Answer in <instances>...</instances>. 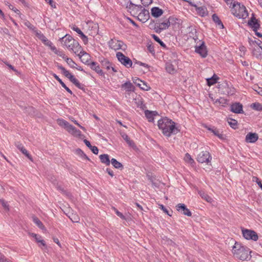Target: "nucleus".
<instances>
[{
  "label": "nucleus",
  "mask_w": 262,
  "mask_h": 262,
  "mask_svg": "<svg viewBox=\"0 0 262 262\" xmlns=\"http://www.w3.org/2000/svg\"><path fill=\"white\" fill-rule=\"evenodd\" d=\"M184 160L190 164L194 163V160L191 158V156L188 153H186L185 154L184 157Z\"/></svg>",
  "instance_id": "nucleus-46"
},
{
  "label": "nucleus",
  "mask_w": 262,
  "mask_h": 262,
  "mask_svg": "<svg viewBox=\"0 0 262 262\" xmlns=\"http://www.w3.org/2000/svg\"><path fill=\"white\" fill-rule=\"evenodd\" d=\"M253 179H255V182L257 183V184L258 185L260 188L262 189V183L261 181L257 177H254Z\"/></svg>",
  "instance_id": "nucleus-61"
},
{
  "label": "nucleus",
  "mask_w": 262,
  "mask_h": 262,
  "mask_svg": "<svg viewBox=\"0 0 262 262\" xmlns=\"http://www.w3.org/2000/svg\"><path fill=\"white\" fill-rule=\"evenodd\" d=\"M52 51H53L56 54L62 57L64 59H65L67 58V56H66L63 52L58 50L56 47L52 48Z\"/></svg>",
  "instance_id": "nucleus-37"
},
{
  "label": "nucleus",
  "mask_w": 262,
  "mask_h": 262,
  "mask_svg": "<svg viewBox=\"0 0 262 262\" xmlns=\"http://www.w3.org/2000/svg\"><path fill=\"white\" fill-rule=\"evenodd\" d=\"M75 154L80 157L82 160H90L88 157L80 148H78L75 150Z\"/></svg>",
  "instance_id": "nucleus-27"
},
{
  "label": "nucleus",
  "mask_w": 262,
  "mask_h": 262,
  "mask_svg": "<svg viewBox=\"0 0 262 262\" xmlns=\"http://www.w3.org/2000/svg\"><path fill=\"white\" fill-rule=\"evenodd\" d=\"M231 12L233 15L239 18L245 19L248 16V13L246 7L238 3H234L232 4Z\"/></svg>",
  "instance_id": "nucleus-4"
},
{
  "label": "nucleus",
  "mask_w": 262,
  "mask_h": 262,
  "mask_svg": "<svg viewBox=\"0 0 262 262\" xmlns=\"http://www.w3.org/2000/svg\"><path fill=\"white\" fill-rule=\"evenodd\" d=\"M77 54L82 62L88 64H89L88 62L90 58V55L88 53L81 49Z\"/></svg>",
  "instance_id": "nucleus-17"
},
{
  "label": "nucleus",
  "mask_w": 262,
  "mask_h": 262,
  "mask_svg": "<svg viewBox=\"0 0 262 262\" xmlns=\"http://www.w3.org/2000/svg\"><path fill=\"white\" fill-rule=\"evenodd\" d=\"M258 20L254 17V14H252V16L251 17L250 19L248 21V24L251 25L252 23H255Z\"/></svg>",
  "instance_id": "nucleus-57"
},
{
  "label": "nucleus",
  "mask_w": 262,
  "mask_h": 262,
  "mask_svg": "<svg viewBox=\"0 0 262 262\" xmlns=\"http://www.w3.org/2000/svg\"><path fill=\"white\" fill-rule=\"evenodd\" d=\"M158 126L163 134L167 137H170L171 134H176L179 132L175 126V123L167 118L160 119L158 122Z\"/></svg>",
  "instance_id": "nucleus-1"
},
{
  "label": "nucleus",
  "mask_w": 262,
  "mask_h": 262,
  "mask_svg": "<svg viewBox=\"0 0 262 262\" xmlns=\"http://www.w3.org/2000/svg\"><path fill=\"white\" fill-rule=\"evenodd\" d=\"M199 194L202 198L206 201L207 202H212V199L204 192L200 191L199 192Z\"/></svg>",
  "instance_id": "nucleus-35"
},
{
  "label": "nucleus",
  "mask_w": 262,
  "mask_h": 262,
  "mask_svg": "<svg viewBox=\"0 0 262 262\" xmlns=\"http://www.w3.org/2000/svg\"><path fill=\"white\" fill-rule=\"evenodd\" d=\"M217 79L218 78L215 75H213L211 78L207 79L208 85H211L215 84L216 83Z\"/></svg>",
  "instance_id": "nucleus-38"
},
{
  "label": "nucleus",
  "mask_w": 262,
  "mask_h": 262,
  "mask_svg": "<svg viewBox=\"0 0 262 262\" xmlns=\"http://www.w3.org/2000/svg\"><path fill=\"white\" fill-rule=\"evenodd\" d=\"M137 17L139 20L145 22L149 17V11L144 8L142 9L140 12L139 13Z\"/></svg>",
  "instance_id": "nucleus-12"
},
{
  "label": "nucleus",
  "mask_w": 262,
  "mask_h": 262,
  "mask_svg": "<svg viewBox=\"0 0 262 262\" xmlns=\"http://www.w3.org/2000/svg\"><path fill=\"white\" fill-rule=\"evenodd\" d=\"M120 135L122 138L126 142L129 146H134V143L133 141L130 140L129 137L125 133L121 132Z\"/></svg>",
  "instance_id": "nucleus-25"
},
{
  "label": "nucleus",
  "mask_w": 262,
  "mask_h": 262,
  "mask_svg": "<svg viewBox=\"0 0 262 262\" xmlns=\"http://www.w3.org/2000/svg\"><path fill=\"white\" fill-rule=\"evenodd\" d=\"M212 18L213 20L219 26H221L222 28H224V25L222 23L221 20L220 19L219 17L216 14H213L212 16Z\"/></svg>",
  "instance_id": "nucleus-36"
},
{
  "label": "nucleus",
  "mask_w": 262,
  "mask_h": 262,
  "mask_svg": "<svg viewBox=\"0 0 262 262\" xmlns=\"http://www.w3.org/2000/svg\"><path fill=\"white\" fill-rule=\"evenodd\" d=\"M72 29L76 31L78 34L80 35L83 33V32L81 31V30L78 27L75 26L72 28Z\"/></svg>",
  "instance_id": "nucleus-60"
},
{
  "label": "nucleus",
  "mask_w": 262,
  "mask_h": 262,
  "mask_svg": "<svg viewBox=\"0 0 262 262\" xmlns=\"http://www.w3.org/2000/svg\"><path fill=\"white\" fill-rule=\"evenodd\" d=\"M0 202L2 204V205L3 206V207H4V208L6 210L8 211L9 210V206L7 204V202H5V200H1Z\"/></svg>",
  "instance_id": "nucleus-49"
},
{
  "label": "nucleus",
  "mask_w": 262,
  "mask_h": 262,
  "mask_svg": "<svg viewBox=\"0 0 262 262\" xmlns=\"http://www.w3.org/2000/svg\"><path fill=\"white\" fill-rule=\"evenodd\" d=\"M69 80L75 85L77 82L79 81L73 75L71 76V77L69 78Z\"/></svg>",
  "instance_id": "nucleus-59"
},
{
  "label": "nucleus",
  "mask_w": 262,
  "mask_h": 262,
  "mask_svg": "<svg viewBox=\"0 0 262 262\" xmlns=\"http://www.w3.org/2000/svg\"><path fill=\"white\" fill-rule=\"evenodd\" d=\"M113 209L115 211V212H116V214L118 216H119L121 219H122L123 220L125 219L124 215L121 212H119L116 208H115V207H113Z\"/></svg>",
  "instance_id": "nucleus-51"
},
{
  "label": "nucleus",
  "mask_w": 262,
  "mask_h": 262,
  "mask_svg": "<svg viewBox=\"0 0 262 262\" xmlns=\"http://www.w3.org/2000/svg\"><path fill=\"white\" fill-rule=\"evenodd\" d=\"M195 51L203 58H205L207 55V48L204 42H202L200 46H195Z\"/></svg>",
  "instance_id": "nucleus-9"
},
{
  "label": "nucleus",
  "mask_w": 262,
  "mask_h": 262,
  "mask_svg": "<svg viewBox=\"0 0 262 262\" xmlns=\"http://www.w3.org/2000/svg\"><path fill=\"white\" fill-rule=\"evenodd\" d=\"M208 130L211 131L212 133H213V134L215 136H216L217 137H218L220 139H224V135L221 134L220 131L217 129L216 128H208Z\"/></svg>",
  "instance_id": "nucleus-33"
},
{
  "label": "nucleus",
  "mask_w": 262,
  "mask_h": 262,
  "mask_svg": "<svg viewBox=\"0 0 262 262\" xmlns=\"http://www.w3.org/2000/svg\"><path fill=\"white\" fill-rule=\"evenodd\" d=\"M248 25L252 28V29L254 32H256V31H257V30L260 27V25L258 23V21L255 23H252L251 25Z\"/></svg>",
  "instance_id": "nucleus-48"
},
{
  "label": "nucleus",
  "mask_w": 262,
  "mask_h": 262,
  "mask_svg": "<svg viewBox=\"0 0 262 262\" xmlns=\"http://www.w3.org/2000/svg\"><path fill=\"white\" fill-rule=\"evenodd\" d=\"M71 220L73 222L78 223L79 221V217L78 215H73L72 216Z\"/></svg>",
  "instance_id": "nucleus-56"
},
{
  "label": "nucleus",
  "mask_w": 262,
  "mask_h": 262,
  "mask_svg": "<svg viewBox=\"0 0 262 262\" xmlns=\"http://www.w3.org/2000/svg\"><path fill=\"white\" fill-rule=\"evenodd\" d=\"M230 110L233 113L236 114H242L244 113L243 110V105L239 102L233 103L230 106Z\"/></svg>",
  "instance_id": "nucleus-13"
},
{
  "label": "nucleus",
  "mask_w": 262,
  "mask_h": 262,
  "mask_svg": "<svg viewBox=\"0 0 262 262\" xmlns=\"http://www.w3.org/2000/svg\"><path fill=\"white\" fill-rule=\"evenodd\" d=\"M258 136L257 134L254 133H249L246 136L245 141L247 143H255L257 141Z\"/></svg>",
  "instance_id": "nucleus-14"
},
{
  "label": "nucleus",
  "mask_w": 262,
  "mask_h": 262,
  "mask_svg": "<svg viewBox=\"0 0 262 262\" xmlns=\"http://www.w3.org/2000/svg\"><path fill=\"white\" fill-rule=\"evenodd\" d=\"M242 234L243 236L248 240L251 239L254 241H256L258 239L257 234L253 230L243 229L242 230Z\"/></svg>",
  "instance_id": "nucleus-8"
},
{
  "label": "nucleus",
  "mask_w": 262,
  "mask_h": 262,
  "mask_svg": "<svg viewBox=\"0 0 262 262\" xmlns=\"http://www.w3.org/2000/svg\"><path fill=\"white\" fill-rule=\"evenodd\" d=\"M154 29L155 30V32L158 33H160L162 31L161 28H160L157 23L155 24Z\"/></svg>",
  "instance_id": "nucleus-54"
},
{
  "label": "nucleus",
  "mask_w": 262,
  "mask_h": 262,
  "mask_svg": "<svg viewBox=\"0 0 262 262\" xmlns=\"http://www.w3.org/2000/svg\"><path fill=\"white\" fill-rule=\"evenodd\" d=\"M24 25L27 27L28 28H29L30 30H32L35 33L36 31H38L36 28L35 26H34L33 25H32L28 20H26L24 22Z\"/></svg>",
  "instance_id": "nucleus-44"
},
{
  "label": "nucleus",
  "mask_w": 262,
  "mask_h": 262,
  "mask_svg": "<svg viewBox=\"0 0 262 262\" xmlns=\"http://www.w3.org/2000/svg\"><path fill=\"white\" fill-rule=\"evenodd\" d=\"M58 124L62 127H63L65 129H66L67 126L69 124V122L62 119H59L57 120Z\"/></svg>",
  "instance_id": "nucleus-41"
},
{
  "label": "nucleus",
  "mask_w": 262,
  "mask_h": 262,
  "mask_svg": "<svg viewBox=\"0 0 262 262\" xmlns=\"http://www.w3.org/2000/svg\"><path fill=\"white\" fill-rule=\"evenodd\" d=\"M161 209H162L164 212H165L166 213H167L168 215H170L169 213H168V211L167 210V209L163 205H160V207H159Z\"/></svg>",
  "instance_id": "nucleus-63"
},
{
  "label": "nucleus",
  "mask_w": 262,
  "mask_h": 262,
  "mask_svg": "<svg viewBox=\"0 0 262 262\" xmlns=\"http://www.w3.org/2000/svg\"><path fill=\"white\" fill-rule=\"evenodd\" d=\"M91 69L95 71L97 73L101 76H103L104 73L103 71L100 69L98 63L96 62H92L89 64Z\"/></svg>",
  "instance_id": "nucleus-18"
},
{
  "label": "nucleus",
  "mask_w": 262,
  "mask_h": 262,
  "mask_svg": "<svg viewBox=\"0 0 262 262\" xmlns=\"http://www.w3.org/2000/svg\"><path fill=\"white\" fill-rule=\"evenodd\" d=\"M127 8L130 10V12L133 13V15H138L139 13L142 10V6L141 5H135L130 2Z\"/></svg>",
  "instance_id": "nucleus-10"
},
{
  "label": "nucleus",
  "mask_w": 262,
  "mask_h": 262,
  "mask_svg": "<svg viewBox=\"0 0 262 262\" xmlns=\"http://www.w3.org/2000/svg\"><path fill=\"white\" fill-rule=\"evenodd\" d=\"M196 160L199 163L208 164L211 162V157L208 151H202L198 155Z\"/></svg>",
  "instance_id": "nucleus-6"
},
{
  "label": "nucleus",
  "mask_w": 262,
  "mask_h": 262,
  "mask_svg": "<svg viewBox=\"0 0 262 262\" xmlns=\"http://www.w3.org/2000/svg\"><path fill=\"white\" fill-rule=\"evenodd\" d=\"M48 3L50 4V5L54 8H56V3L53 1V0H48L47 2Z\"/></svg>",
  "instance_id": "nucleus-62"
},
{
  "label": "nucleus",
  "mask_w": 262,
  "mask_h": 262,
  "mask_svg": "<svg viewBox=\"0 0 262 262\" xmlns=\"http://www.w3.org/2000/svg\"><path fill=\"white\" fill-rule=\"evenodd\" d=\"M232 253L235 257L242 260H249L251 259L250 249L241 244L235 242L232 247Z\"/></svg>",
  "instance_id": "nucleus-2"
},
{
  "label": "nucleus",
  "mask_w": 262,
  "mask_h": 262,
  "mask_svg": "<svg viewBox=\"0 0 262 262\" xmlns=\"http://www.w3.org/2000/svg\"><path fill=\"white\" fill-rule=\"evenodd\" d=\"M151 36L155 39V40L158 42L162 47L164 48L166 47L165 44L159 38L158 36L155 34H152Z\"/></svg>",
  "instance_id": "nucleus-47"
},
{
  "label": "nucleus",
  "mask_w": 262,
  "mask_h": 262,
  "mask_svg": "<svg viewBox=\"0 0 262 262\" xmlns=\"http://www.w3.org/2000/svg\"><path fill=\"white\" fill-rule=\"evenodd\" d=\"M108 43L110 48L116 51L120 49L125 50L126 48V45L120 40L111 39Z\"/></svg>",
  "instance_id": "nucleus-5"
},
{
  "label": "nucleus",
  "mask_w": 262,
  "mask_h": 262,
  "mask_svg": "<svg viewBox=\"0 0 262 262\" xmlns=\"http://www.w3.org/2000/svg\"><path fill=\"white\" fill-rule=\"evenodd\" d=\"M176 207L177 211L180 212L184 215H187L188 216H191L192 214L191 211L186 207L185 204L180 203L177 205Z\"/></svg>",
  "instance_id": "nucleus-11"
},
{
  "label": "nucleus",
  "mask_w": 262,
  "mask_h": 262,
  "mask_svg": "<svg viewBox=\"0 0 262 262\" xmlns=\"http://www.w3.org/2000/svg\"><path fill=\"white\" fill-rule=\"evenodd\" d=\"M52 76L54 77V78L57 80L60 84L62 86H63L65 84L61 80V79L55 74L53 73Z\"/></svg>",
  "instance_id": "nucleus-50"
},
{
  "label": "nucleus",
  "mask_w": 262,
  "mask_h": 262,
  "mask_svg": "<svg viewBox=\"0 0 262 262\" xmlns=\"http://www.w3.org/2000/svg\"><path fill=\"white\" fill-rule=\"evenodd\" d=\"M66 129L74 136L80 137L81 136V132L70 123H69Z\"/></svg>",
  "instance_id": "nucleus-15"
},
{
  "label": "nucleus",
  "mask_w": 262,
  "mask_h": 262,
  "mask_svg": "<svg viewBox=\"0 0 262 262\" xmlns=\"http://www.w3.org/2000/svg\"><path fill=\"white\" fill-rule=\"evenodd\" d=\"M165 68L166 71L170 74H174L176 72V70L175 69L174 66L169 62H167L166 63Z\"/></svg>",
  "instance_id": "nucleus-30"
},
{
  "label": "nucleus",
  "mask_w": 262,
  "mask_h": 262,
  "mask_svg": "<svg viewBox=\"0 0 262 262\" xmlns=\"http://www.w3.org/2000/svg\"><path fill=\"white\" fill-rule=\"evenodd\" d=\"M174 19V17L170 16L169 17L168 19L166 20L165 21L157 24H158L160 28H161L162 31H163L164 30L167 29L169 27L170 25V20H172Z\"/></svg>",
  "instance_id": "nucleus-19"
},
{
  "label": "nucleus",
  "mask_w": 262,
  "mask_h": 262,
  "mask_svg": "<svg viewBox=\"0 0 262 262\" xmlns=\"http://www.w3.org/2000/svg\"><path fill=\"white\" fill-rule=\"evenodd\" d=\"M83 141L86 146L88 147L94 154L97 155L98 154L99 149L97 146H92L90 142L86 139H84Z\"/></svg>",
  "instance_id": "nucleus-24"
},
{
  "label": "nucleus",
  "mask_w": 262,
  "mask_h": 262,
  "mask_svg": "<svg viewBox=\"0 0 262 262\" xmlns=\"http://www.w3.org/2000/svg\"><path fill=\"white\" fill-rule=\"evenodd\" d=\"M33 221L40 229H43L45 228V226L43 225L41 222L37 217L33 216Z\"/></svg>",
  "instance_id": "nucleus-39"
},
{
  "label": "nucleus",
  "mask_w": 262,
  "mask_h": 262,
  "mask_svg": "<svg viewBox=\"0 0 262 262\" xmlns=\"http://www.w3.org/2000/svg\"><path fill=\"white\" fill-rule=\"evenodd\" d=\"M196 10L198 14L202 16H204L207 14V9L204 7H198Z\"/></svg>",
  "instance_id": "nucleus-32"
},
{
  "label": "nucleus",
  "mask_w": 262,
  "mask_h": 262,
  "mask_svg": "<svg viewBox=\"0 0 262 262\" xmlns=\"http://www.w3.org/2000/svg\"><path fill=\"white\" fill-rule=\"evenodd\" d=\"M46 46H48L50 48L51 50L52 51V48L55 47L53 45L52 42L48 40L46 43H44Z\"/></svg>",
  "instance_id": "nucleus-58"
},
{
  "label": "nucleus",
  "mask_w": 262,
  "mask_h": 262,
  "mask_svg": "<svg viewBox=\"0 0 262 262\" xmlns=\"http://www.w3.org/2000/svg\"><path fill=\"white\" fill-rule=\"evenodd\" d=\"M99 158L101 162L106 166L110 164L111 160H110L109 156L107 154H102L99 156Z\"/></svg>",
  "instance_id": "nucleus-23"
},
{
  "label": "nucleus",
  "mask_w": 262,
  "mask_h": 262,
  "mask_svg": "<svg viewBox=\"0 0 262 262\" xmlns=\"http://www.w3.org/2000/svg\"><path fill=\"white\" fill-rule=\"evenodd\" d=\"M80 37L82 39L84 44H87L88 42V38L83 33L80 35Z\"/></svg>",
  "instance_id": "nucleus-55"
},
{
  "label": "nucleus",
  "mask_w": 262,
  "mask_h": 262,
  "mask_svg": "<svg viewBox=\"0 0 262 262\" xmlns=\"http://www.w3.org/2000/svg\"><path fill=\"white\" fill-rule=\"evenodd\" d=\"M118 60L124 66L127 68L131 67L133 62L128 57L125 56L121 52H118L116 54Z\"/></svg>",
  "instance_id": "nucleus-7"
},
{
  "label": "nucleus",
  "mask_w": 262,
  "mask_h": 262,
  "mask_svg": "<svg viewBox=\"0 0 262 262\" xmlns=\"http://www.w3.org/2000/svg\"><path fill=\"white\" fill-rule=\"evenodd\" d=\"M15 146L17 147V148L20 150V151H21V152L24 154L27 158L30 160L31 161L32 160V158L31 156V155L29 154L28 151L25 148L24 146L21 143H20L19 142H15Z\"/></svg>",
  "instance_id": "nucleus-16"
},
{
  "label": "nucleus",
  "mask_w": 262,
  "mask_h": 262,
  "mask_svg": "<svg viewBox=\"0 0 262 262\" xmlns=\"http://www.w3.org/2000/svg\"><path fill=\"white\" fill-rule=\"evenodd\" d=\"M0 262H11L8 261L5 257L0 254Z\"/></svg>",
  "instance_id": "nucleus-64"
},
{
  "label": "nucleus",
  "mask_w": 262,
  "mask_h": 262,
  "mask_svg": "<svg viewBox=\"0 0 262 262\" xmlns=\"http://www.w3.org/2000/svg\"><path fill=\"white\" fill-rule=\"evenodd\" d=\"M8 7H9V8L12 10H13L14 12H15L16 13L18 14H20V11L17 9H16V8H15L13 6H12V5L11 4H9L8 5Z\"/></svg>",
  "instance_id": "nucleus-53"
},
{
  "label": "nucleus",
  "mask_w": 262,
  "mask_h": 262,
  "mask_svg": "<svg viewBox=\"0 0 262 262\" xmlns=\"http://www.w3.org/2000/svg\"><path fill=\"white\" fill-rule=\"evenodd\" d=\"M102 67L107 70L112 69L113 72H116L117 70L112 66V64L106 59H104L101 61Z\"/></svg>",
  "instance_id": "nucleus-22"
},
{
  "label": "nucleus",
  "mask_w": 262,
  "mask_h": 262,
  "mask_svg": "<svg viewBox=\"0 0 262 262\" xmlns=\"http://www.w3.org/2000/svg\"><path fill=\"white\" fill-rule=\"evenodd\" d=\"M163 13V11L159 7H155L151 9V14L154 17L157 18L161 16Z\"/></svg>",
  "instance_id": "nucleus-20"
},
{
  "label": "nucleus",
  "mask_w": 262,
  "mask_h": 262,
  "mask_svg": "<svg viewBox=\"0 0 262 262\" xmlns=\"http://www.w3.org/2000/svg\"><path fill=\"white\" fill-rule=\"evenodd\" d=\"M36 36L41 40L43 43H46L49 39L39 31H36Z\"/></svg>",
  "instance_id": "nucleus-34"
},
{
  "label": "nucleus",
  "mask_w": 262,
  "mask_h": 262,
  "mask_svg": "<svg viewBox=\"0 0 262 262\" xmlns=\"http://www.w3.org/2000/svg\"><path fill=\"white\" fill-rule=\"evenodd\" d=\"M251 107L256 111H262V105L258 102L253 103L251 105Z\"/></svg>",
  "instance_id": "nucleus-45"
},
{
  "label": "nucleus",
  "mask_w": 262,
  "mask_h": 262,
  "mask_svg": "<svg viewBox=\"0 0 262 262\" xmlns=\"http://www.w3.org/2000/svg\"><path fill=\"white\" fill-rule=\"evenodd\" d=\"M145 115L149 122H152L154 120V116L158 114L156 111L146 110L144 112Z\"/></svg>",
  "instance_id": "nucleus-21"
},
{
  "label": "nucleus",
  "mask_w": 262,
  "mask_h": 262,
  "mask_svg": "<svg viewBox=\"0 0 262 262\" xmlns=\"http://www.w3.org/2000/svg\"><path fill=\"white\" fill-rule=\"evenodd\" d=\"M68 64L72 68H76L77 64L70 58L67 57L64 59Z\"/></svg>",
  "instance_id": "nucleus-42"
},
{
  "label": "nucleus",
  "mask_w": 262,
  "mask_h": 262,
  "mask_svg": "<svg viewBox=\"0 0 262 262\" xmlns=\"http://www.w3.org/2000/svg\"><path fill=\"white\" fill-rule=\"evenodd\" d=\"M136 80L140 81V83H137V81H134V83L139 86L141 89L143 90L147 91L150 89V87L145 84L143 81H141L139 79H136Z\"/></svg>",
  "instance_id": "nucleus-28"
},
{
  "label": "nucleus",
  "mask_w": 262,
  "mask_h": 262,
  "mask_svg": "<svg viewBox=\"0 0 262 262\" xmlns=\"http://www.w3.org/2000/svg\"><path fill=\"white\" fill-rule=\"evenodd\" d=\"M57 68L59 70H60L61 71L62 73L68 79H69L71 77V76L73 75L69 72V71L67 70L62 66L58 64Z\"/></svg>",
  "instance_id": "nucleus-29"
},
{
  "label": "nucleus",
  "mask_w": 262,
  "mask_h": 262,
  "mask_svg": "<svg viewBox=\"0 0 262 262\" xmlns=\"http://www.w3.org/2000/svg\"><path fill=\"white\" fill-rule=\"evenodd\" d=\"M112 165L117 169H119L120 170L123 169V165L119 162H118L116 159L114 158H112L111 159V162Z\"/></svg>",
  "instance_id": "nucleus-26"
},
{
  "label": "nucleus",
  "mask_w": 262,
  "mask_h": 262,
  "mask_svg": "<svg viewBox=\"0 0 262 262\" xmlns=\"http://www.w3.org/2000/svg\"><path fill=\"white\" fill-rule=\"evenodd\" d=\"M226 100L222 97L216 99L214 101V104L216 105H221L222 106H224L226 103Z\"/></svg>",
  "instance_id": "nucleus-40"
},
{
  "label": "nucleus",
  "mask_w": 262,
  "mask_h": 262,
  "mask_svg": "<svg viewBox=\"0 0 262 262\" xmlns=\"http://www.w3.org/2000/svg\"><path fill=\"white\" fill-rule=\"evenodd\" d=\"M141 1L143 5L145 7L148 6L151 4L152 2V0H141Z\"/></svg>",
  "instance_id": "nucleus-52"
},
{
  "label": "nucleus",
  "mask_w": 262,
  "mask_h": 262,
  "mask_svg": "<svg viewBox=\"0 0 262 262\" xmlns=\"http://www.w3.org/2000/svg\"><path fill=\"white\" fill-rule=\"evenodd\" d=\"M61 39L63 42V45L70 51L75 54L78 53L80 51L81 47L79 42L70 35H66Z\"/></svg>",
  "instance_id": "nucleus-3"
},
{
  "label": "nucleus",
  "mask_w": 262,
  "mask_h": 262,
  "mask_svg": "<svg viewBox=\"0 0 262 262\" xmlns=\"http://www.w3.org/2000/svg\"><path fill=\"white\" fill-rule=\"evenodd\" d=\"M228 122L232 128L236 129L237 127V121L236 120L230 118L228 119Z\"/></svg>",
  "instance_id": "nucleus-43"
},
{
  "label": "nucleus",
  "mask_w": 262,
  "mask_h": 262,
  "mask_svg": "<svg viewBox=\"0 0 262 262\" xmlns=\"http://www.w3.org/2000/svg\"><path fill=\"white\" fill-rule=\"evenodd\" d=\"M121 87L125 89L128 92L132 91L134 89V85L129 81L126 82L123 84Z\"/></svg>",
  "instance_id": "nucleus-31"
}]
</instances>
